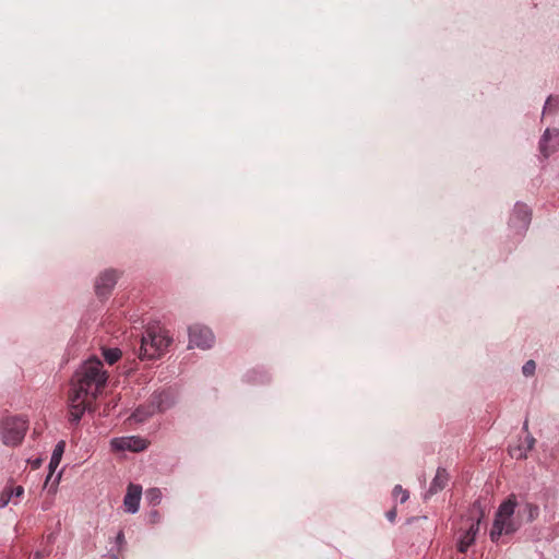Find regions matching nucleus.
<instances>
[{"mask_svg": "<svg viewBox=\"0 0 559 559\" xmlns=\"http://www.w3.org/2000/svg\"><path fill=\"white\" fill-rule=\"evenodd\" d=\"M523 512L526 518V522H533L539 514V508L536 504L527 502L523 506Z\"/></svg>", "mask_w": 559, "mask_h": 559, "instance_id": "17", "label": "nucleus"}, {"mask_svg": "<svg viewBox=\"0 0 559 559\" xmlns=\"http://www.w3.org/2000/svg\"><path fill=\"white\" fill-rule=\"evenodd\" d=\"M515 508L516 500L514 496H510L499 506L490 531L492 542H497L502 534H512L518 530L512 519Z\"/></svg>", "mask_w": 559, "mask_h": 559, "instance_id": "3", "label": "nucleus"}, {"mask_svg": "<svg viewBox=\"0 0 559 559\" xmlns=\"http://www.w3.org/2000/svg\"><path fill=\"white\" fill-rule=\"evenodd\" d=\"M535 369H536V364L534 360H527L523 367H522V372L525 377H531L534 374L535 372Z\"/></svg>", "mask_w": 559, "mask_h": 559, "instance_id": "23", "label": "nucleus"}, {"mask_svg": "<svg viewBox=\"0 0 559 559\" xmlns=\"http://www.w3.org/2000/svg\"><path fill=\"white\" fill-rule=\"evenodd\" d=\"M150 404L154 413L165 412L174 405V399L168 392H155L151 396Z\"/></svg>", "mask_w": 559, "mask_h": 559, "instance_id": "12", "label": "nucleus"}, {"mask_svg": "<svg viewBox=\"0 0 559 559\" xmlns=\"http://www.w3.org/2000/svg\"><path fill=\"white\" fill-rule=\"evenodd\" d=\"M450 479L449 473L443 467H438L436 475L429 486V489L425 493V499L430 498L431 496L436 495L437 492L444 489V487L448 485V481Z\"/></svg>", "mask_w": 559, "mask_h": 559, "instance_id": "11", "label": "nucleus"}, {"mask_svg": "<svg viewBox=\"0 0 559 559\" xmlns=\"http://www.w3.org/2000/svg\"><path fill=\"white\" fill-rule=\"evenodd\" d=\"M527 426H528V425H527V420H525V421H524V425H523V429H524V430H527Z\"/></svg>", "mask_w": 559, "mask_h": 559, "instance_id": "28", "label": "nucleus"}, {"mask_svg": "<svg viewBox=\"0 0 559 559\" xmlns=\"http://www.w3.org/2000/svg\"><path fill=\"white\" fill-rule=\"evenodd\" d=\"M142 495V487L139 485L130 484L127 493L123 498V506L126 512L134 514L139 511Z\"/></svg>", "mask_w": 559, "mask_h": 559, "instance_id": "9", "label": "nucleus"}, {"mask_svg": "<svg viewBox=\"0 0 559 559\" xmlns=\"http://www.w3.org/2000/svg\"><path fill=\"white\" fill-rule=\"evenodd\" d=\"M118 274L115 270L103 272L95 284V292L98 296H106L116 285Z\"/></svg>", "mask_w": 559, "mask_h": 559, "instance_id": "10", "label": "nucleus"}, {"mask_svg": "<svg viewBox=\"0 0 559 559\" xmlns=\"http://www.w3.org/2000/svg\"><path fill=\"white\" fill-rule=\"evenodd\" d=\"M214 343V334L203 325L194 324L189 328V348L207 349Z\"/></svg>", "mask_w": 559, "mask_h": 559, "instance_id": "6", "label": "nucleus"}, {"mask_svg": "<svg viewBox=\"0 0 559 559\" xmlns=\"http://www.w3.org/2000/svg\"><path fill=\"white\" fill-rule=\"evenodd\" d=\"M557 109H559V96H549L545 103L543 114H545L546 110L551 111Z\"/></svg>", "mask_w": 559, "mask_h": 559, "instance_id": "22", "label": "nucleus"}, {"mask_svg": "<svg viewBox=\"0 0 559 559\" xmlns=\"http://www.w3.org/2000/svg\"><path fill=\"white\" fill-rule=\"evenodd\" d=\"M146 500L151 506H157L162 501V491L158 488H151L146 491Z\"/></svg>", "mask_w": 559, "mask_h": 559, "instance_id": "20", "label": "nucleus"}, {"mask_svg": "<svg viewBox=\"0 0 559 559\" xmlns=\"http://www.w3.org/2000/svg\"><path fill=\"white\" fill-rule=\"evenodd\" d=\"M107 382L103 362L97 358L84 361L74 372L69 392V421L78 425L86 411L91 409Z\"/></svg>", "mask_w": 559, "mask_h": 559, "instance_id": "1", "label": "nucleus"}, {"mask_svg": "<svg viewBox=\"0 0 559 559\" xmlns=\"http://www.w3.org/2000/svg\"><path fill=\"white\" fill-rule=\"evenodd\" d=\"M104 359L109 364L114 365L121 357V350L119 348H104Z\"/></svg>", "mask_w": 559, "mask_h": 559, "instance_id": "18", "label": "nucleus"}, {"mask_svg": "<svg viewBox=\"0 0 559 559\" xmlns=\"http://www.w3.org/2000/svg\"><path fill=\"white\" fill-rule=\"evenodd\" d=\"M64 447H66L64 441H59L55 445V449L52 451V454H51V457H50V461H49L50 473H52L58 467V465L60 464L62 454L64 452Z\"/></svg>", "mask_w": 559, "mask_h": 559, "instance_id": "15", "label": "nucleus"}, {"mask_svg": "<svg viewBox=\"0 0 559 559\" xmlns=\"http://www.w3.org/2000/svg\"><path fill=\"white\" fill-rule=\"evenodd\" d=\"M39 558V552H36L35 554V559H38Z\"/></svg>", "mask_w": 559, "mask_h": 559, "instance_id": "29", "label": "nucleus"}, {"mask_svg": "<svg viewBox=\"0 0 559 559\" xmlns=\"http://www.w3.org/2000/svg\"><path fill=\"white\" fill-rule=\"evenodd\" d=\"M528 452L530 450L525 445H515L509 449L510 456L516 460L525 459Z\"/></svg>", "mask_w": 559, "mask_h": 559, "instance_id": "19", "label": "nucleus"}, {"mask_svg": "<svg viewBox=\"0 0 559 559\" xmlns=\"http://www.w3.org/2000/svg\"><path fill=\"white\" fill-rule=\"evenodd\" d=\"M115 543L117 544L118 549H121V547L124 545L126 539H124V534H123L122 531H119L117 533L116 538H115Z\"/></svg>", "mask_w": 559, "mask_h": 559, "instance_id": "24", "label": "nucleus"}, {"mask_svg": "<svg viewBox=\"0 0 559 559\" xmlns=\"http://www.w3.org/2000/svg\"><path fill=\"white\" fill-rule=\"evenodd\" d=\"M393 496L395 499H400L401 503H404L407 501L409 495L408 491L403 489L401 485H396L393 489Z\"/></svg>", "mask_w": 559, "mask_h": 559, "instance_id": "21", "label": "nucleus"}, {"mask_svg": "<svg viewBox=\"0 0 559 559\" xmlns=\"http://www.w3.org/2000/svg\"><path fill=\"white\" fill-rule=\"evenodd\" d=\"M534 444H535V439L531 435H528L526 437V444H525V447L531 451L533 449Z\"/></svg>", "mask_w": 559, "mask_h": 559, "instance_id": "26", "label": "nucleus"}, {"mask_svg": "<svg viewBox=\"0 0 559 559\" xmlns=\"http://www.w3.org/2000/svg\"><path fill=\"white\" fill-rule=\"evenodd\" d=\"M154 409L152 408L151 404L148 405H142L139 406L131 415V418L134 419L136 423H143L147 418L152 417L154 415Z\"/></svg>", "mask_w": 559, "mask_h": 559, "instance_id": "16", "label": "nucleus"}, {"mask_svg": "<svg viewBox=\"0 0 559 559\" xmlns=\"http://www.w3.org/2000/svg\"><path fill=\"white\" fill-rule=\"evenodd\" d=\"M23 493L24 488L22 486H5L0 493V509L5 508L11 501H13L14 504H17L14 499L22 497Z\"/></svg>", "mask_w": 559, "mask_h": 559, "instance_id": "13", "label": "nucleus"}, {"mask_svg": "<svg viewBox=\"0 0 559 559\" xmlns=\"http://www.w3.org/2000/svg\"><path fill=\"white\" fill-rule=\"evenodd\" d=\"M111 447L117 451H133L140 452L146 449V441L136 436L114 438L110 441Z\"/></svg>", "mask_w": 559, "mask_h": 559, "instance_id": "8", "label": "nucleus"}, {"mask_svg": "<svg viewBox=\"0 0 559 559\" xmlns=\"http://www.w3.org/2000/svg\"><path fill=\"white\" fill-rule=\"evenodd\" d=\"M512 219H515L520 224H522L524 227H527L532 219V212L530 207L521 202L515 203L513 213H512Z\"/></svg>", "mask_w": 559, "mask_h": 559, "instance_id": "14", "label": "nucleus"}, {"mask_svg": "<svg viewBox=\"0 0 559 559\" xmlns=\"http://www.w3.org/2000/svg\"><path fill=\"white\" fill-rule=\"evenodd\" d=\"M559 151V129L547 128L539 140V152L548 158Z\"/></svg>", "mask_w": 559, "mask_h": 559, "instance_id": "7", "label": "nucleus"}, {"mask_svg": "<svg viewBox=\"0 0 559 559\" xmlns=\"http://www.w3.org/2000/svg\"><path fill=\"white\" fill-rule=\"evenodd\" d=\"M151 515H152V518L155 520V519H157V518H158V512H157V511H153V512L151 513Z\"/></svg>", "mask_w": 559, "mask_h": 559, "instance_id": "27", "label": "nucleus"}, {"mask_svg": "<svg viewBox=\"0 0 559 559\" xmlns=\"http://www.w3.org/2000/svg\"><path fill=\"white\" fill-rule=\"evenodd\" d=\"M28 424L23 417H10L3 421L2 441L7 445L15 447L22 442Z\"/></svg>", "mask_w": 559, "mask_h": 559, "instance_id": "4", "label": "nucleus"}, {"mask_svg": "<svg viewBox=\"0 0 559 559\" xmlns=\"http://www.w3.org/2000/svg\"><path fill=\"white\" fill-rule=\"evenodd\" d=\"M173 338L169 333L157 326H148L141 340L140 359H156L167 350Z\"/></svg>", "mask_w": 559, "mask_h": 559, "instance_id": "2", "label": "nucleus"}, {"mask_svg": "<svg viewBox=\"0 0 559 559\" xmlns=\"http://www.w3.org/2000/svg\"><path fill=\"white\" fill-rule=\"evenodd\" d=\"M471 513L473 515H476L477 518L475 521L471 524L468 530H466L463 534H461L459 542H457V550L460 552H466L469 546H472L476 539V535L479 532V525L484 518V510L481 502L479 500H476L472 508Z\"/></svg>", "mask_w": 559, "mask_h": 559, "instance_id": "5", "label": "nucleus"}, {"mask_svg": "<svg viewBox=\"0 0 559 559\" xmlns=\"http://www.w3.org/2000/svg\"><path fill=\"white\" fill-rule=\"evenodd\" d=\"M396 509L393 508L391 509L390 511L386 512V519L390 521V522H394L395 521V518H396Z\"/></svg>", "mask_w": 559, "mask_h": 559, "instance_id": "25", "label": "nucleus"}]
</instances>
